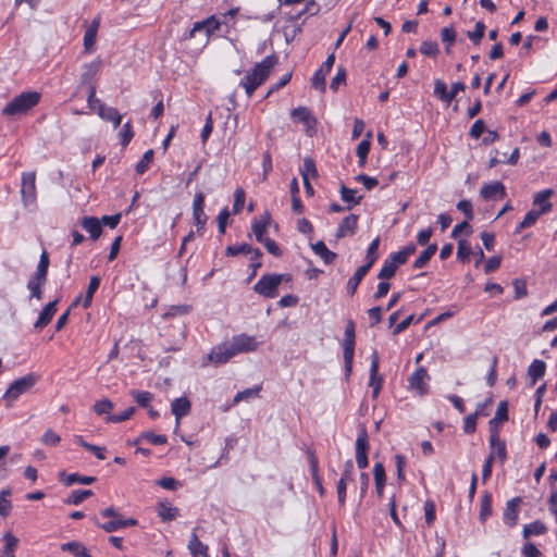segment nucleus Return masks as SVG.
<instances>
[{
	"instance_id": "1",
	"label": "nucleus",
	"mask_w": 557,
	"mask_h": 557,
	"mask_svg": "<svg viewBox=\"0 0 557 557\" xmlns=\"http://www.w3.org/2000/svg\"><path fill=\"white\" fill-rule=\"evenodd\" d=\"M259 347L255 336L245 333L235 335L230 342L222 343L213 347L208 355L211 362L215 364L226 363L238 354L256 351Z\"/></svg>"
},
{
	"instance_id": "2",
	"label": "nucleus",
	"mask_w": 557,
	"mask_h": 557,
	"mask_svg": "<svg viewBox=\"0 0 557 557\" xmlns=\"http://www.w3.org/2000/svg\"><path fill=\"white\" fill-rule=\"evenodd\" d=\"M277 61L278 59L275 54L265 57L240 81L239 85L245 88L248 97H251L255 90L269 78L272 69L277 64Z\"/></svg>"
},
{
	"instance_id": "3",
	"label": "nucleus",
	"mask_w": 557,
	"mask_h": 557,
	"mask_svg": "<svg viewBox=\"0 0 557 557\" xmlns=\"http://www.w3.org/2000/svg\"><path fill=\"white\" fill-rule=\"evenodd\" d=\"M41 99V94L38 91H24L15 96L2 110L3 115L15 116L25 114L34 107H36Z\"/></svg>"
},
{
	"instance_id": "4",
	"label": "nucleus",
	"mask_w": 557,
	"mask_h": 557,
	"mask_svg": "<svg viewBox=\"0 0 557 557\" xmlns=\"http://www.w3.org/2000/svg\"><path fill=\"white\" fill-rule=\"evenodd\" d=\"M283 282V276L278 274H263L260 280L255 284L253 290L265 298H275L277 296V288Z\"/></svg>"
},
{
	"instance_id": "5",
	"label": "nucleus",
	"mask_w": 557,
	"mask_h": 557,
	"mask_svg": "<svg viewBox=\"0 0 557 557\" xmlns=\"http://www.w3.org/2000/svg\"><path fill=\"white\" fill-rule=\"evenodd\" d=\"M22 202L25 208L36 205V172H23L21 182Z\"/></svg>"
},
{
	"instance_id": "6",
	"label": "nucleus",
	"mask_w": 557,
	"mask_h": 557,
	"mask_svg": "<svg viewBox=\"0 0 557 557\" xmlns=\"http://www.w3.org/2000/svg\"><path fill=\"white\" fill-rule=\"evenodd\" d=\"M36 382L37 376L33 373L13 381L4 394V399L10 403L15 401L22 394L29 391Z\"/></svg>"
},
{
	"instance_id": "7",
	"label": "nucleus",
	"mask_w": 557,
	"mask_h": 557,
	"mask_svg": "<svg viewBox=\"0 0 557 557\" xmlns=\"http://www.w3.org/2000/svg\"><path fill=\"white\" fill-rule=\"evenodd\" d=\"M369 437L364 425H361L356 440V462L359 469L368 467Z\"/></svg>"
},
{
	"instance_id": "8",
	"label": "nucleus",
	"mask_w": 557,
	"mask_h": 557,
	"mask_svg": "<svg viewBox=\"0 0 557 557\" xmlns=\"http://www.w3.org/2000/svg\"><path fill=\"white\" fill-rule=\"evenodd\" d=\"M430 375L428 371L423 367H419L409 377H408V388L411 392L417 393L419 396H424L429 393V382Z\"/></svg>"
},
{
	"instance_id": "9",
	"label": "nucleus",
	"mask_w": 557,
	"mask_h": 557,
	"mask_svg": "<svg viewBox=\"0 0 557 557\" xmlns=\"http://www.w3.org/2000/svg\"><path fill=\"white\" fill-rule=\"evenodd\" d=\"M335 62L334 53L327 55L322 65L314 72L311 77V85L320 92H325L326 89V75L331 72Z\"/></svg>"
},
{
	"instance_id": "10",
	"label": "nucleus",
	"mask_w": 557,
	"mask_h": 557,
	"mask_svg": "<svg viewBox=\"0 0 557 557\" xmlns=\"http://www.w3.org/2000/svg\"><path fill=\"white\" fill-rule=\"evenodd\" d=\"M90 520L92 521V523L95 525H97L98 528H100L101 530H103L107 533H112V532H115L120 529L127 528V527H134V525H137V523H138L137 520L134 518H128V519L119 518V519H114V520H109L107 522H100V519L97 515L90 516Z\"/></svg>"
},
{
	"instance_id": "11",
	"label": "nucleus",
	"mask_w": 557,
	"mask_h": 557,
	"mask_svg": "<svg viewBox=\"0 0 557 557\" xmlns=\"http://www.w3.org/2000/svg\"><path fill=\"white\" fill-rule=\"evenodd\" d=\"M193 220L197 227V232L198 233L202 232L208 218L205 213V195L201 191L196 193L194 196Z\"/></svg>"
},
{
	"instance_id": "12",
	"label": "nucleus",
	"mask_w": 557,
	"mask_h": 557,
	"mask_svg": "<svg viewBox=\"0 0 557 557\" xmlns=\"http://www.w3.org/2000/svg\"><path fill=\"white\" fill-rule=\"evenodd\" d=\"M379 363L380 358L376 350H373L371 356V366H370V382L369 385L373 387L372 397L374 399L377 398L383 384V376L379 375Z\"/></svg>"
},
{
	"instance_id": "13",
	"label": "nucleus",
	"mask_w": 557,
	"mask_h": 557,
	"mask_svg": "<svg viewBox=\"0 0 557 557\" xmlns=\"http://www.w3.org/2000/svg\"><path fill=\"white\" fill-rule=\"evenodd\" d=\"M521 503L522 498L516 496L509 499L506 504V508L503 513V520L505 524H507L510 528H513L518 523L519 506Z\"/></svg>"
},
{
	"instance_id": "14",
	"label": "nucleus",
	"mask_w": 557,
	"mask_h": 557,
	"mask_svg": "<svg viewBox=\"0 0 557 557\" xmlns=\"http://www.w3.org/2000/svg\"><path fill=\"white\" fill-rule=\"evenodd\" d=\"M271 221L272 218L269 211H264L259 218L252 220L251 230L258 243L267 238L265 233Z\"/></svg>"
},
{
	"instance_id": "15",
	"label": "nucleus",
	"mask_w": 557,
	"mask_h": 557,
	"mask_svg": "<svg viewBox=\"0 0 557 557\" xmlns=\"http://www.w3.org/2000/svg\"><path fill=\"white\" fill-rule=\"evenodd\" d=\"M191 410V403L190 400L185 397V396H182V397H178V398H175L172 404H171V412L172 414H174L175 417V420H176V429L180 428V421L182 418L186 417L189 414Z\"/></svg>"
},
{
	"instance_id": "16",
	"label": "nucleus",
	"mask_w": 557,
	"mask_h": 557,
	"mask_svg": "<svg viewBox=\"0 0 557 557\" xmlns=\"http://www.w3.org/2000/svg\"><path fill=\"white\" fill-rule=\"evenodd\" d=\"M480 195L484 200H492L496 198H505L506 197V188L505 185L495 181L488 184H484L481 187Z\"/></svg>"
},
{
	"instance_id": "17",
	"label": "nucleus",
	"mask_w": 557,
	"mask_h": 557,
	"mask_svg": "<svg viewBox=\"0 0 557 557\" xmlns=\"http://www.w3.org/2000/svg\"><path fill=\"white\" fill-rule=\"evenodd\" d=\"M59 299H54L53 301L48 302L42 310L39 312V317L34 323L35 330H42L46 327L52 320L53 315L57 312V306H58Z\"/></svg>"
},
{
	"instance_id": "18",
	"label": "nucleus",
	"mask_w": 557,
	"mask_h": 557,
	"mask_svg": "<svg viewBox=\"0 0 557 557\" xmlns=\"http://www.w3.org/2000/svg\"><path fill=\"white\" fill-rule=\"evenodd\" d=\"M358 227V215L349 214L345 216L338 225L336 238L352 236Z\"/></svg>"
},
{
	"instance_id": "19",
	"label": "nucleus",
	"mask_w": 557,
	"mask_h": 557,
	"mask_svg": "<svg viewBox=\"0 0 557 557\" xmlns=\"http://www.w3.org/2000/svg\"><path fill=\"white\" fill-rule=\"evenodd\" d=\"M79 224L87 233H89L92 240H97L102 234L101 222L96 216H83Z\"/></svg>"
},
{
	"instance_id": "20",
	"label": "nucleus",
	"mask_w": 557,
	"mask_h": 557,
	"mask_svg": "<svg viewBox=\"0 0 557 557\" xmlns=\"http://www.w3.org/2000/svg\"><path fill=\"white\" fill-rule=\"evenodd\" d=\"M508 420V403L503 400L498 404L496 413L493 419L490 420V434H499V424Z\"/></svg>"
},
{
	"instance_id": "21",
	"label": "nucleus",
	"mask_w": 557,
	"mask_h": 557,
	"mask_svg": "<svg viewBox=\"0 0 557 557\" xmlns=\"http://www.w3.org/2000/svg\"><path fill=\"white\" fill-rule=\"evenodd\" d=\"M290 115L294 120L305 124L307 126V132L309 129H314L317 125V119L312 115L311 111L307 107H298L290 112Z\"/></svg>"
},
{
	"instance_id": "22",
	"label": "nucleus",
	"mask_w": 557,
	"mask_h": 557,
	"mask_svg": "<svg viewBox=\"0 0 557 557\" xmlns=\"http://www.w3.org/2000/svg\"><path fill=\"white\" fill-rule=\"evenodd\" d=\"M490 447L492 449L491 453H494V459L497 458L499 462L503 465L507 459V450L505 441L499 438V434H490Z\"/></svg>"
},
{
	"instance_id": "23",
	"label": "nucleus",
	"mask_w": 557,
	"mask_h": 557,
	"mask_svg": "<svg viewBox=\"0 0 557 557\" xmlns=\"http://www.w3.org/2000/svg\"><path fill=\"white\" fill-rule=\"evenodd\" d=\"M226 256H237L240 253L248 255L251 253V259H260L262 257V252L259 248H252L249 244L243 243L240 245H231L226 247L225 250Z\"/></svg>"
},
{
	"instance_id": "24",
	"label": "nucleus",
	"mask_w": 557,
	"mask_h": 557,
	"mask_svg": "<svg viewBox=\"0 0 557 557\" xmlns=\"http://www.w3.org/2000/svg\"><path fill=\"white\" fill-rule=\"evenodd\" d=\"M48 278L38 277L36 275H32L27 282V289L29 290V299L41 300L42 299V288L46 285Z\"/></svg>"
},
{
	"instance_id": "25",
	"label": "nucleus",
	"mask_w": 557,
	"mask_h": 557,
	"mask_svg": "<svg viewBox=\"0 0 557 557\" xmlns=\"http://www.w3.org/2000/svg\"><path fill=\"white\" fill-rule=\"evenodd\" d=\"M59 479L66 486H71L75 483L89 485V484H92L94 482H96V480H97L95 476L81 475L78 473L66 474L65 471H61L59 473Z\"/></svg>"
},
{
	"instance_id": "26",
	"label": "nucleus",
	"mask_w": 557,
	"mask_h": 557,
	"mask_svg": "<svg viewBox=\"0 0 557 557\" xmlns=\"http://www.w3.org/2000/svg\"><path fill=\"white\" fill-rule=\"evenodd\" d=\"M101 67V60L97 59L90 63H87L83 66V72L81 74V84H91L92 79L98 74Z\"/></svg>"
},
{
	"instance_id": "27",
	"label": "nucleus",
	"mask_w": 557,
	"mask_h": 557,
	"mask_svg": "<svg viewBox=\"0 0 557 557\" xmlns=\"http://www.w3.org/2000/svg\"><path fill=\"white\" fill-rule=\"evenodd\" d=\"M546 363L543 360L534 359L528 368V375L531 379V385H535V383L545 375Z\"/></svg>"
},
{
	"instance_id": "28",
	"label": "nucleus",
	"mask_w": 557,
	"mask_h": 557,
	"mask_svg": "<svg viewBox=\"0 0 557 557\" xmlns=\"http://www.w3.org/2000/svg\"><path fill=\"white\" fill-rule=\"evenodd\" d=\"M311 249L315 255H318L326 264H331L336 259L337 255L330 249H327L324 242L319 240L315 244L311 245Z\"/></svg>"
},
{
	"instance_id": "29",
	"label": "nucleus",
	"mask_w": 557,
	"mask_h": 557,
	"mask_svg": "<svg viewBox=\"0 0 557 557\" xmlns=\"http://www.w3.org/2000/svg\"><path fill=\"white\" fill-rule=\"evenodd\" d=\"M157 512L163 521H173L178 517V508L173 507L169 502H160Z\"/></svg>"
},
{
	"instance_id": "30",
	"label": "nucleus",
	"mask_w": 557,
	"mask_h": 557,
	"mask_svg": "<svg viewBox=\"0 0 557 557\" xmlns=\"http://www.w3.org/2000/svg\"><path fill=\"white\" fill-rule=\"evenodd\" d=\"M61 549L63 552H70L74 557H92L86 546L78 541L63 543Z\"/></svg>"
},
{
	"instance_id": "31",
	"label": "nucleus",
	"mask_w": 557,
	"mask_h": 557,
	"mask_svg": "<svg viewBox=\"0 0 557 557\" xmlns=\"http://www.w3.org/2000/svg\"><path fill=\"white\" fill-rule=\"evenodd\" d=\"M437 251V245L435 243L428 245V247L419 255V257L412 263L413 269L424 268L431 258Z\"/></svg>"
},
{
	"instance_id": "32",
	"label": "nucleus",
	"mask_w": 557,
	"mask_h": 557,
	"mask_svg": "<svg viewBox=\"0 0 557 557\" xmlns=\"http://www.w3.org/2000/svg\"><path fill=\"white\" fill-rule=\"evenodd\" d=\"M102 120L109 121L113 123L114 128H116L122 121V115L119 111L113 107H100V111L97 113Z\"/></svg>"
},
{
	"instance_id": "33",
	"label": "nucleus",
	"mask_w": 557,
	"mask_h": 557,
	"mask_svg": "<svg viewBox=\"0 0 557 557\" xmlns=\"http://www.w3.org/2000/svg\"><path fill=\"white\" fill-rule=\"evenodd\" d=\"M373 475L375 482V490L379 496L383 495L384 486L386 483L385 468L383 463L376 462L373 467Z\"/></svg>"
},
{
	"instance_id": "34",
	"label": "nucleus",
	"mask_w": 557,
	"mask_h": 557,
	"mask_svg": "<svg viewBox=\"0 0 557 557\" xmlns=\"http://www.w3.org/2000/svg\"><path fill=\"white\" fill-rule=\"evenodd\" d=\"M369 271L370 270L367 267L361 265L356 270L354 275L348 280L347 290L350 296H352L356 293L358 285L363 280V277L368 274Z\"/></svg>"
},
{
	"instance_id": "35",
	"label": "nucleus",
	"mask_w": 557,
	"mask_h": 557,
	"mask_svg": "<svg viewBox=\"0 0 557 557\" xmlns=\"http://www.w3.org/2000/svg\"><path fill=\"white\" fill-rule=\"evenodd\" d=\"M188 548L193 555V557H209L208 555V546L202 544L197 534L193 532L191 539L188 544Z\"/></svg>"
},
{
	"instance_id": "36",
	"label": "nucleus",
	"mask_w": 557,
	"mask_h": 557,
	"mask_svg": "<svg viewBox=\"0 0 557 557\" xmlns=\"http://www.w3.org/2000/svg\"><path fill=\"white\" fill-rule=\"evenodd\" d=\"M341 197L344 202H347V210H350L352 206L359 205L361 202L362 196H356V190L346 187L344 184L341 186Z\"/></svg>"
},
{
	"instance_id": "37",
	"label": "nucleus",
	"mask_w": 557,
	"mask_h": 557,
	"mask_svg": "<svg viewBox=\"0 0 557 557\" xmlns=\"http://www.w3.org/2000/svg\"><path fill=\"white\" fill-rule=\"evenodd\" d=\"M206 24H208V23L201 22V21L196 22L193 25V27L184 34L183 39L184 40L191 39L199 35L202 37V40H205L207 42L208 41V30L206 29Z\"/></svg>"
},
{
	"instance_id": "38",
	"label": "nucleus",
	"mask_w": 557,
	"mask_h": 557,
	"mask_svg": "<svg viewBox=\"0 0 557 557\" xmlns=\"http://www.w3.org/2000/svg\"><path fill=\"white\" fill-rule=\"evenodd\" d=\"M354 354H355V343H343V356H344L346 376H349L351 373Z\"/></svg>"
},
{
	"instance_id": "39",
	"label": "nucleus",
	"mask_w": 557,
	"mask_h": 557,
	"mask_svg": "<svg viewBox=\"0 0 557 557\" xmlns=\"http://www.w3.org/2000/svg\"><path fill=\"white\" fill-rule=\"evenodd\" d=\"M546 525L542 521L536 520L523 527L522 535L524 539H529L532 535H542L546 533Z\"/></svg>"
},
{
	"instance_id": "40",
	"label": "nucleus",
	"mask_w": 557,
	"mask_h": 557,
	"mask_svg": "<svg viewBox=\"0 0 557 557\" xmlns=\"http://www.w3.org/2000/svg\"><path fill=\"white\" fill-rule=\"evenodd\" d=\"M380 245V237L374 238L371 244L369 245L367 249L366 260L367 262L363 264V267H367L369 270L372 268V265L375 263V261L379 258L377 248Z\"/></svg>"
},
{
	"instance_id": "41",
	"label": "nucleus",
	"mask_w": 557,
	"mask_h": 557,
	"mask_svg": "<svg viewBox=\"0 0 557 557\" xmlns=\"http://www.w3.org/2000/svg\"><path fill=\"white\" fill-rule=\"evenodd\" d=\"M92 495L91 490H75L73 491L70 496L64 500L67 505H79L83 503L86 498L90 497Z\"/></svg>"
},
{
	"instance_id": "42",
	"label": "nucleus",
	"mask_w": 557,
	"mask_h": 557,
	"mask_svg": "<svg viewBox=\"0 0 557 557\" xmlns=\"http://www.w3.org/2000/svg\"><path fill=\"white\" fill-rule=\"evenodd\" d=\"M100 283H101V280H100L99 276L94 275V276L90 277L89 284H88V287H87V292H86V296H85V299L83 301V307L84 308H88L91 305V300H92L94 294L99 288Z\"/></svg>"
},
{
	"instance_id": "43",
	"label": "nucleus",
	"mask_w": 557,
	"mask_h": 557,
	"mask_svg": "<svg viewBox=\"0 0 557 557\" xmlns=\"http://www.w3.org/2000/svg\"><path fill=\"white\" fill-rule=\"evenodd\" d=\"M549 212V206L546 205L545 207L543 208H539V209H532L530 210L524 219L522 220V222L524 223V225H527L528 227H531L533 226L536 221L539 220V218L542 215V214H545V213H548Z\"/></svg>"
},
{
	"instance_id": "44",
	"label": "nucleus",
	"mask_w": 557,
	"mask_h": 557,
	"mask_svg": "<svg viewBox=\"0 0 557 557\" xmlns=\"http://www.w3.org/2000/svg\"><path fill=\"white\" fill-rule=\"evenodd\" d=\"M491 515H492V495L486 492L483 495L482 500H481L479 519L481 522H485Z\"/></svg>"
},
{
	"instance_id": "45",
	"label": "nucleus",
	"mask_w": 557,
	"mask_h": 557,
	"mask_svg": "<svg viewBox=\"0 0 557 557\" xmlns=\"http://www.w3.org/2000/svg\"><path fill=\"white\" fill-rule=\"evenodd\" d=\"M135 401L144 408H148L150 401L153 399V394L146 391L132 389L129 392Z\"/></svg>"
},
{
	"instance_id": "46",
	"label": "nucleus",
	"mask_w": 557,
	"mask_h": 557,
	"mask_svg": "<svg viewBox=\"0 0 557 557\" xmlns=\"http://www.w3.org/2000/svg\"><path fill=\"white\" fill-rule=\"evenodd\" d=\"M50 264L49 255L46 250H44L40 255L39 262L37 264L36 271L33 275L38 277L48 278V269Z\"/></svg>"
},
{
	"instance_id": "47",
	"label": "nucleus",
	"mask_w": 557,
	"mask_h": 557,
	"mask_svg": "<svg viewBox=\"0 0 557 557\" xmlns=\"http://www.w3.org/2000/svg\"><path fill=\"white\" fill-rule=\"evenodd\" d=\"M397 269L398 267L392 260H389V258H386L377 274V277L380 280H389L395 275Z\"/></svg>"
},
{
	"instance_id": "48",
	"label": "nucleus",
	"mask_w": 557,
	"mask_h": 557,
	"mask_svg": "<svg viewBox=\"0 0 557 557\" xmlns=\"http://www.w3.org/2000/svg\"><path fill=\"white\" fill-rule=\"evenodd\" d=\"M485 28H486L485 24L483 22L479 21L475 23L473 30L467 32V37L470 39V41L473 45L478 46V45H480L482 38L484 37Z\"/></svg>"
},
{
	"instance_id": "49",
	"label": "nucleus",
	"mask_w": 557,
	"mask_h": 557,
	"mask_svg": "<svg viewBox=\"0 0 557 557\" xmlns=\"http://www.w3.org/2000/svg\"><path fill=\"white\" fill-rule=\"evenodd\" d=\"M11 496V490L4 488L0 492V516L8 517L12 509V504L9 497Z\"/></svg>"
},
{
	"instance_id": "50",
	"label": "nucleus",
	"mask_w": 557,
	"mask_h": 557,
	"mask_svg": "<svg viewBox=\"0 0 557 557\" xmlns=\"http://www.w3.org/2000/svg\"><path fill=\"white\" fill-rule=\"evenodd\" d=\"M554 194L553 189H544L537 194H535L533 198V205L539 206L540 208L549 206V211H552L553 205L549 202L550 196Z\"/></svg>"
},
{
	"instance_id": "51",
	"label": "nucleus",
	"mask_w": 557,
	"mask_h": 557,
	"mask_svg": "<svg viewBox=\"0 0 557 557\" xmlns=\"http://www.w3.org/2000/svg\"><path fill=\"white\" fill-rule=\"evenodd\" d=\"M154 152L152 149L147 150L141 157L140 161L136 164L135 171L137 174L143 175L153 160Z\"/></svg>"
},
{
	"instance_id": "52",
	"label": "nucleus",
	"mask_w": 557,
	"mask_h": 557,
	"mask_svg": "<svg viewBox=\"0 0 557 557\" xmlns=\"http://www.w3.org/2000/svg\"><path fill=\"white\" fill-rule=\"evenodd\" d=\"M143 438L147 440L152 445H164L168 443V437L165 435H158L151 431H147V432L141 433L139 438H137L134 442V444H138V442Z\"/></svg>"
},
{
	"instance_id": "53",
	"label": "nucleus",
	"mask_w": 557,
	"mask_h": 557,
	"mask_svg": "<svg viewBox=\"0 0 557 557\" xmlns=\"http://www.w3.org/2000/svg\"><path fill=\"white\" fill-rule=\"evenodd\" d=\"M300 174H301V177L304 178V175H306V177H317L318 176V171H317V166H315V162L312 158L310 157H306L304 159V164L300 168Z\"/></svg>"
},
{
	"instance_id": "54",
	"label": "nucleus",
	"mask_w": 557,
	"mask_h": 557,
	"mask_svg": "<svg viewBox=\"0 0 557 557\" xmlns=\"http://www.w3.org/2000/svg\"><path fill=\"white\" fill-rule=\"evenodd\" d=\"M135 407H129L116 414H109L104 418L108 423H120L128 420L135 413Z\"/></svg>"
},
{
	"instance_id": "55",
	"label": "nucleus",
	"mask_w": 557,
	"mask_h": 557,
	"mask_svg": "<svg viewBox=\"0 0 557 557\" xmlns=\"http://www.w3.org/2000/svg\"><path fill=\"white\" fill-rule=\"evenodd\" d=\"M193 307L190 305H176L171 306L166 312L163 313V318H174L178 315L188 314L191 311Z\"/></svg>"
},
{
	"instance_id": "56",
	"label": "nucleus",
	"mask_w": 557,
	"mask_h": 557,
	"mask_svg": "<svg viewBox=\"0 0 557 557\" xmlns=\"http://www.w3.org/2000/svg\"><path fill=\"white\" fill-rule=\"evenodd\" d=\"M87 102L88 107L97 113L100 111V107L106 106L100 99L96 98V86L94 84L88 87Z\"/></svg>"
},
{
	"instance_id": "57",
	"label": "nucleus",
	"mask_w": 557,
	"mask_h": 557,
	"mask_svg": "<svg viewBox=\"0 0 557 557\" xmlns=\"http://www.w3.org/2000/svg\"><path fill=\"white\" fill-rule=\"evenodd\" d=\"M113 407H114L113 403L110 399L104 398V399L96 401L92 409H94L95 413H97L98 416H103V414L109 416L111 410L113 409Z\"/></svg>"
},
{
	"instance_id": "58",
	"label": "nucleus",
	"mask_w": 557,
	"mask_h": 557,
	"mask_svg": "<svg viewBox=\"0 0 557 557\" xmlns=\"http://www.w3.org/2000/svg\"><path fill=\"white\" fill-rule=\"evenodd\" d=\"M5 541V546L3 554L5 557H15L14 549L17 545L18 540L10 532H7L3 536Z\"/></svg>"
},
{
	"instance_id": "59",
	"label": "nucleus",
	"mask_w": 557,
	"mask_h": 557,
	"mask_svg": "<svg viewBox=\"0 0 557 557\" xmlns=\"http://www.w3.org/2000/svg\"><path fill=\"white\" fill-rule=\"evenodd\" d=\"M133 136H134V132H133V128H132V124H131V122H126L122 126V128H121V131L119 133L121 145L123 147H126L131 143Z\"/></svg>"
},
{
	"instance_id": "60",
	"label": "nucleus",
	"mask_w": 557,
	"mask_h": 557,
	"mask_svg": "<svg viewBox=\"0 0 557 557\" xmlns=\"http://www.w3.org/2000/svg\"><path fill=\"white\" fill-rule=\"evenodd\" d=\"M371 133L367 134V138L362 139L356 149V153L358 156V159H367L370 148H371Z\"/></svg>"
},
{
	"instance_id": "61",
	"label": "nucleus",
	"mask_w": 557,
	"mask_h": 557,
	"mask_svg": "<svg viewBox=\"0 0 557 557\" xmlns=\"http://www.w3.org/2000/svg\"><path fill=\"white\" fill-rule=\"evenodd\" d=\"M471 253H472V249H471L470 245L465 239H460L458 242L457 258L461 262H466L469 260V257Z\"/></svg>"
},
{
	"instance_id": "62",
	"label": "nucleus",
	"mask_w": 557,
	"mask_h": 557,
	"mask_svg": "<svg viewBox=\"0 0 557 557\" xmlns=\"http://www.w3.org/2000/svg\"><path fill=\"white\" fill-rule=\"evenodd\" d=\"M245 190L243 188H237L234 193V203H233V213L237 214L242 211L245 205Z\"/></svg>"
},
{
	"instance_id": "63",
	"label": "nucleus",
	"mask_w": 557,
	"mask_h": 557,
	"mask_svg": "<svg viewBox=\"0 0 557 557\" xmlns=\"http://www.w3.org/2000/svg\"><path fill=\"white\" fill-rule=\"evenodd\" d=\"M434 96L437 97L440 100L447 102V85L442 79H436L434 82Z\"/></svg>"
},
{
	"instance_id": "64",
	"label": "nucleus",
	"mask_w": 557,
	"mask_h": 557,
	"mask_svg": "<svg viewBox=\"0 0 557 557\" xmlns=\"http://www.w3.org/2000/svg\"><path fill=\"white\" fill-rule=\"evenodd\" d=\"M41 442H42V444H45L47 446L55 447L61 442V437L55 432H53L51 429H48L44 433V435L41 437Z\"/></svg>"
}]
</instances>
